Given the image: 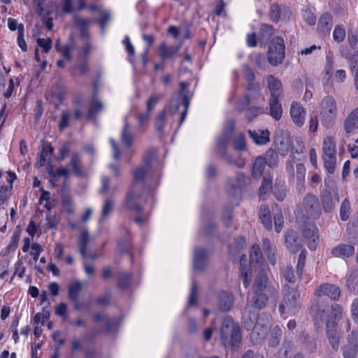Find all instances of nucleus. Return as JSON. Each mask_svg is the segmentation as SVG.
<instances>
[{
	"label": "nucleus",
	"mask_w": 358,
	"mask_h": 358,
	"mask_svg": "<svg viewBox=\"0 0 358 358\" xmlns=\"http://www.w3.org/2000/svg\"><path fill=\"white\" fill-rule=\"evenodd\" d=\"M220 338L224 347L237 350L242 340L241 329L231 317H226L220 328Z\"/></svg>",
	"instance_id": "obj_1"
},
{
	"label": "nucleus",
	"mask_w": 358,
	"mask_h": 358,
	"mask_svg": "<svg viewBox=\"0 0 358 358\" xmlns=\"http://www.w3.org/2000/svg\"><path fill=\"white\" fill-rule=\"evenodd\" d=\"M337 115L336 100L331 96L322 99L320 103V116L322 125L329 127L335 121Z\"/></svg>",
	"instance_id": "obj_2"
},
{
	"label": "nucleus",
	"mask_w": 358,
	"mask_h": 358,
	"mask_svg": "<svg viewBox=\"0 0 358 358\" xmlns=\"http://www.w3.org/2000/svg\"><path fill=\"white\" fill-rule=\"evenodd\" d=\"M285 45L284 40L280 37L273 38L268 51V61L272 66H277L281 64L285 58Z\"/></svg>",
	"instance_id": "obj_3"
},
{
	"label": "nucleus",
	"mask_w": 358,
	"mask_h": 358,
	"mask_svg": "<svg viewBox=\"0 0 358 358\" xmlns=\"http://www.w3.org/2000/svg\"><path fill=\"white\" fill-rule=\"evenodd\" d=\"M303 209L307 216L313 219L319 218L322 214L318 199L310 193L307 194L303 198Z\"/></svg>",
	"instance_id": "obj_4"
},
{
	"label": "nucleus",
	"mask_w": 358,
	"mask_h": 358,
	"mask_svg": "<svg viewBox=\"0 0 358 358\" xmlns=\"http://www.w3.org/2000/svg\"><path fill=\"white\" fill-rule=\"evenodd\" d=\"M302 232L307 240L308 248L315 250L319 242V233L316 225L312 222H305L302 226Z\"/></svg>",
	"instance_id": "obj_5"
},
{
	"label": "nucleus",
	"mask_w": 358,
	"mask_h": 358,
	"mask_svg": "<svg viewBox=\"0 0 358 358\" xmlns=\"http://www.w3.org/2000/svg\"><path fill=\"white\" fill-rule=\"evenodd\" d=\"M268 278L267 273L264 268H260L252 286L253 292H264L268 288L271 294L275 296L278 293L277 291L274 288L268 287Z\"/></svg>",
	"instance_id": "obj_6"
},
{
	"label": "nucleus",
	"mask_w": 358,
	"mask_h": 358,
	"mask_svg": "<svg viewBox=\"0 0 358 358\" xmlns=\"http://www.w3.org/2000/svg\"><path fill=\"white\" fill-rule=\"evenodd\" d=\"M282 292L284 294V304L280 306V310L283 312L285 306L290 308H296L300 296L299 292L289 285H285Z\"/></svg>",
	"instance_id": "obj_7"
},
{
	"label": "nucleus",
	"mask_w": 358,
	"mask_h": 358,
	"mask_svg": "<svg viewBox=\"0 0 358 358\" xmlns=\"http://www.w3.org/2000/svg\"><path fill=\"white\" fill-rule=\"evenodd\" d=\"M316 296H327L331 300L338 301L341 297V289L333 284L324 283L320 285L315 290Z\"/></svg>",
	"instance_id": "obj_8"
},
{
	"label": "nucleus",
	"mask_w": 358,
	"mask_h": 358,
	"mask_svg": "<svg viewBox=\"0 0 358 358\" xmlns=\"http://www.w3.org/2000/svg\"><path fill=\"white\" fill-rule=\"evenodd\" d=\"M306 110L297 101H293L290 108L292 121L297 127H301L305 122Z\"/></svg>",
	"instance_id": "obj_9"
},
{
	"label": "nucleus",
	"mask_w": 358,
	"mask_h": 358,
	"mask_svg": "<svg viewBox=\"0 0 358 358\" xmlns=\"http://www.w3.org/2000/svg\"><path fill=\"white\" fill-rule=\"evenodd\" d=\"M285 243L287 248L293 253L298 252L302 247L300 238L293 230H289L285 234Z\"/></svg>",
	"instance_id": "obj_10"
},
{
	"label": "nucleus",
	"mask_w": 358,
	"mask_h": 358,
	"mask_svg": "<svg viewBox=\"0 0 358 358\" xmlns=\"http://www.w3.org/2000/svg\"><path fill=\"white\" fill-rule=\"evenodd\" d=\"M333 26L332 16L329 13H324L320 16L317 24V31L323 36L329 34L330 31Z\"/></svg>",
	"instance_id": "obj_11"
},
{
	"label": "nucleus",
	"mask_w": 358,
	"mask_h": 358,
	"mask_svg": "<svg viewBox=\"0 0 358 358\" xmlns=\"http://www.w3.org/2000/svg\"><path fill=\"white\" fill-rule=\"evenodd\" d=\"M327 334L332 348L337 350L340 344V335L337 331L334 321L327 322Z\"/></svg>",
	"instance_id": "obj_12"
},
{
	"label": "nucleus",
	"mask_w": 358,
	"mask_h": 358,
	"mask_svg": "<svg viewBox=\"0 0 358 358\" xmlns=\"http://www.w3.org/2000/svg\"><path fill=\"white\" fill-rule=\"evenodd\" d=\"M138 188H136V185H132L131 189L127 195L125 205L126 207L131 210L141 213L142 208L136 203V200L139 197V194L136 192Z\"/></svg>",
	"instance_id": "obj_13"
},
{
	"label": "nucleus",
	"mask_w": 358,
	"mask_h": 358,
	"mask_svg": "<svg viewBox=\"0 0 358 358\" xmlns=\"http://www.w3.org/2000/svg\"><path fill=\"white\" fill-rule=\"evenodd\" d=\"M207 252L203 248H196L194 252L193 267L198 271L203 270L206 265Z\"/></svg>",
	"instance_id": "obj_14"
},
{
	"label": "nucleus",
	"mask_w": 358,
	"mask_h": 358,
	"mask_svg": "<svg viewBox=\"0 0 358 358\" xmlns=\"http://www.w3.org/2000/svg\"><path fill=\"white\" fill-rule=\"evenodd\" d=\"M250 182V179L243 172H239L236 175L234 179L228 180V184L235 190L242 191Z\"/></svg>",
	"instance_id": "obj_15"
},
{
	"label": "nucleus",
	"mask_w": 358,
	"mask_h": 358,
	"mask_svg": "<svg viewBox=\"0 0 358 358\" xmlns=\"http://www.w3.org/2000/svg\"><path fill=\"white\" fill-rule=\"evenodd\" d=\"M355 248L351 245L341 244L331 250V255L335 257L348 258L355 253Z\"/></svg>",
	"instance_id": "obj_16"
},
{
	"label": "nucleus",
	"mask_w": 358,
	"mask_h": 358,
	"mask_svg": "<svg viewBox=\"0 0 358 358\" xmlns=\"http://www.w3.org/2000/svg\"><path fill=\"white\" fill-rule=\"evenodd\" d=\"M234 304V298L231 294L222 291L218 295V307L222 312L229 311Z\"/></svg>",
	"instance_id": "obj_17"
},
{
	"label": "nucleus",
	"mask_w": 358,
	"mask_h": 358,
	"mask_svg": "<svg viewBox=\"0 0 358 358\" xmlns=\"http://www.w3.org/2000/svg\"><path fill=\"white\" fill-rule=\"evenodd\" d=\"M321 200L323 210L327 213H331L335 208L336 203L338 201V196H336V201H334L330 191L327 189L322 193Z\"/></svg>",
	"instance_id": "obj_18"
},
{
	"label": "nucleus",
	"mask_w": 358,
	"mask_h": 358,
	"mask_svg": "<svg viewBox=\"0 0 358 358\" xmlns=\"http://www.w3.org/2000/svg\"><path fill=\"white\" fill-rule=\"evenodd\" d=\"M343 127L347 133L358 129V108L354 109L345 119Z\"/></svg>",
	"instance_id": "obj_19"
},
{
	"label": "nucleus",
	"mask_w": 358,
	"mask_h": 358,
	"mask_svg": "<svg viewBox=\"0 0 358 358\" xmlns=\"http://www.w3.org/2000/svg\"><path fill=\"white\" fill-rule=\"evenodd\" d=\"M267 82L271 98H280L282 93L281 82L273 76H268Z\"/></svg>",
	"instance_id": "obj_20"
},
{
	"label": "nucleus",
	"mask_w": 358,
	"mask_h": 358,
	"mask_svg": "<svg viewBox=\"0 0 358 358\" xmlns=\"http://www.w3.org/2000/svg\"><path fill=\"white\" fill-rule=\"evenodd\" d=\"M248 134L253 141L258 145H264L269 142V131L266 130H248Z\"/></svg>",
	"instance_id": "obj_21"
},
{
	"label": "nucleus",
	"mask_w": 358,
	"mask_h": 358,
	"mask_svg": "<svg viewBox=\"0 0 358 358\" xmlns=\"http://www.w3.org/2000/svg\"><path fill=\"white\" fill-rule=\"evenodd\" d=\"M103 102L96 96V94H93L88 109L87 118L94 119L96 115L103 110Z\"/></svg>",
	"instance_id": "obj_22"
},
{
	"label": "nucleus",
	"mask_w": 358,
	"mask_h": 358,
	"mask_svg": "<svg viewBox=\"0 0 358 358\" xmlns=\"http://www.w3.org/2000/svg\"><path fill=\"white\" fill-rule=\"evenodd\" d=\"M187 85H188L185 82H182L180 83L182 96V105L184 106V110L181 113V116L179 120V126L181 125V124L185 120L189 106V99L187 94L185 92V89L187 87Z\"/></svg>",
	"instance_id": "obj_23"
},
{
	"label": "nucleus",
	"mask_w": 358,
	"mask_h": 358,
	"mask_svg": "<svg viewBox=\"0 0 358 358\" xmlns=\"http://www.w3.org/2000/svg\"><path fill=\"white\" fill-rule=\"evenodd\" d=\"M323 157L336 156V141L331 136H327L323 141Z\"/></svg>",
	"instance_id": "obj_24"
},
{
	"label": "nucleus",
	"mask_w": 358,
	"mask_h": 358,
	"mask_svg": "<svg viewBox=\"0 0 358 358\" xmlns=\"http://www.w3.org/2000/svg\"><path fill=\"white\" fill-rule=\"evenodd\" d=\"M265 164H266L265 163L263 156H259L255 159L251 173L254 179L258 180L262 177L264 171Z\"/></svg>",
	"instance_id": "obj_25"
},
{
	"label": "nucleus",
	"mask_w": 358,
	"mask_h": 358,
	"mask_svg": "<svg viewBox=\"0 0 358 358\" xmlns=\"http://www.w3.org/2000/svg\"><path fill=\"white\" fill-rule=\"evenodd\" d=\"M250 267L255 268L256 266H260L263 261L262 253L258 245H253L251 248L250 254Z\"/></svg>",
	"instance_id": "obj_26"
},
{
	"label": "nucleus",
	"mask_w": 358,
	"mask_h": 358,
	"mask_svg": "<svg viewBox=\"0 0 358 358\" xmlns=\"http://www.w3.org/2000/svg\"><path fill=\"white\" fill-rule=\"evenodd\" d=\"M83 289V282L75 281L71 283L68 288V296L73 303H77L79 299L80 292Z\"/></svg>",
	"instance_id": "obj_27"
},
{
	"label": "nucleus",
	"mask_w": 358,
	"mask_h": 358,
	"mask_svg": "<svg viewBox=\"0 0 358 358\" xmlns=\"http://www.w3.org/2000/svg\"><path fill=\"white\" fill-rule=\"evenodd\" d=\"M279 99L280 98H271L269 101L270 114L276 120L280 119L282 113V106Z\"/></svg>",
	"instance_id": "obj_28"
},
{
	"label": "nucleus",
	"mask_w": 358,
	"mask_h": 358,
	"mask_svg": "<svg viewBox=\"0 0 358 358\" xmlns=\"http://www.w3.org/2000/svg\"><path fill=\"white\" fill-rule=\"evenodd\" d=\"M254 296L250 300L252 307L262 309L268 302V296L264 292H254Z\"/></svg>",
	"instance_id": "obj_29"
},
{
	"label": "nucleus",
	"mask_w": 358,
	"mask_h": 358,
	"mask_svg": "<svg viewBox=\"0 0 358 358\" xmlns=\"http://www.w3.org/2000/svg\"><path fill=\"white\" fill-rule=\"evenodd\" d=\"M262 246L268 262L272 265H275L276 264L275 248L272 247L271 241L266 238L263 239Z\"/></svg>",
	"instance_id": "obj_30"
},
{
	"label": "nucleus",
	"mask_w": 358,
	"mask_h": 358,
	"mask_svg": "<svg viewBox=\"0 0 358 358\" xmlns=\"http://www.w3.org/2000/svg\"><path fill=\"white\" fill-rule=\"evenodd\" d=\"M129 124L125 118L124 120V125L122 128L121 133V141L123 144H124L127 147H130L133 143V140L134 138V134L130 131Z\"/></svg>",
	"instance_id": "obj_31"
},
{
	"label": "nucleus",
	"mask_w": 358,
	"mask_h": 358,
	"mask_svg": "<svg viewBox=\"0 0 358 358\" xmlns=\"http://www.w3.org/2000/svg\"><path fill=\"white\" fill-rule=\"evenodd\" d=\"M259 218L262 220L264 227L270 229L272 227V220L270 210L268 206L265 205L261 206L259 213Z\"/></svg>",
	"instance_id": "obj_32"
},
{
	"label": "nucleus",
	"mask_w": 358,
	"mask_h": 358,
	"mask_svg": "<svg viewBox=\"0 0 358 358\" xmlns=\"http://www.w3.org/2000/svg\"><path fill=\"white\" fill-rule=\"evenodd\" d=\"M263 158L265 160V163L270 168H275L278 166L279 155L278 152L275 150L271 148L268 149L265 153V155L263 157Z\"/></svg>",
	"instance_id": "obj_33"
},
{
	"label": "nucleus",
	"mask_w": 358,
	"mask_h": 358,
	"mask_svg": "<svg viewBox=\"0 0 358 358\" xmlns=\"http://www.w3.org/2000/svg\"><path fill=\"white\" fill-rule=\"evenodd\" d=\"M71 166L74 172V174L78 177H81L83 176V169L82 166L81 159L78 153L73 152L71 155Z\"/></svg>",
	"instance_id": "obj_34"
},
{
	"label": "nucleus",
	"mask_w": 358,
	"mask_h": 358,
	"mask_svg": "<svg viewBox=\"0 0 358 358\" xmlns=\"http://www.w3.org/2000/svg\"><path fill=\"white\" fill-rule=\"evenodd\" d=\"M297 185L299 193H303L305 190V176L306 168L302 164H297L296 166Z\"/></svg>",
	"instance_id": "obj_35"
},
{
	"label": "nucleus",
	"mask_w": 358,
	"mask_h": 358,
	"mask_svg": "<svg viewBox=\"0 0 358 358\" xmlns=\"http://www.w3.org/2000/svg\"><path fill=\"white\" fill-rule=\"evenodd\" d=\"M149 168L145 166H140L136 168L133 171L134 182L132 185H135L138 187V182H143L145 180L147 173H148Z\"/></svg>",
	"instance_id": "obj_36"
},
{
	"label": "nucleus",
	"mask_w": 358,
	"mask_h": 358,
	"mask_svg": "<svg viewBox=\"0 0 358 358\" xmlns=\"http://www.w3.org/2000/svg\"><path fill=\"white\" fill-rule=\"evenodd\" d=\"M246 262V256L243 255L240 258L241 265V275L243 279V285L245 288H248L250 282V277L252 272L250 269L245 268L243 264Z\"/></svg>",
	"instance_id": "obj_37"
},
{
	"label": "nucleus",
	"mask_w": 358,
	"mask_h": 358,
	"mask_svg": "<svg viewBox=\"0 0 358 358\" xmlns=\"http://www.w3.org/2000/svg\"><path fill=\"white\" fill-rule=\"evenodd\" d=\"M48 173L50 176V178H57L63 176L67 178L69 176V171L67 168L60 166L58 169H55L54 166L52 164H50L48 167Z\"/></svg>",
	"instance_id": "obj_38"
},
{
	"label": "nucleus",
	"mask_w": 358,
	"mask_h": 358,
	"mask_svg": "<svg viewBox=\"0 0 358 358\" xmlns=\"http://www.w3.org/2000/svg\"><path fill=\"white\" fill-rule=\"evenodd\" d=\"M351 71H355V85L356 90L358 91V51L354 50L353 53L349 57Z\"/></svg>",
	"instance_id": "obj_39"
},
{
	"label": "nucleus",
	"mask_w": 358,
	"mask_h": 358,
	"mask_svg": "<svg viewBox=\"0 0 358 358\" xmlns=\"http://www.w3.org/2000/svg\"><path fill=\"white\" fill-rule=\"evenodd\" d=\"M114 208V201L111 198H108L104 201L101 217L99 218V222H102L105 219H106L112 213Z\"/></svg>",
	"instance_id": "obj_40"
},
{
	"label": "nucleus",
	"mask_w": 358,
	"mask_h": 358,
	"mask_svg": "<svg viewBox=\"0 0 358 358\" xmlns=\"http://www.w3.org/2000/svg\"><path fill=\"white\" fill-rule=\"evenodd\" d=\"M282 336V330L278 326L273 328L271 337L268 341V345L271 348H275L278 345Z\"/></svg>",
	"instance_id": "obj_41"
},
{
	"label": "nucleus",
	"mask_w": 358,
	"mask_h": 358,
	"mask_svg": "<svg viewBox=\"0 0 358 358\" xmlns=\"http://www.w3.org/2000/svg\"><path fill=\"white\" fill-rule=\"evenodd\" d=\"M89 242V236L87 231H82L79 237V250L83 257H87V248Z\"/></svg>",
	"instance_id": "obj_42"
},
{
	"label": "nucleus",
	"mask_w": 358,
	"mask_h": 358,
	"mask_svg": "<svg viewBox=\"0 0 358 358\" xmlns=\"http://www.w3.org/2000/svg\"><path fill=\"white\" fill-rule=\"evenodd\" d=\"M221 159L222 161L225 162L227 164H228L229 165L236 166L238 168H243L245 165V162L242 158L238 157V158L234 159L231 155H230L228 153L225 154Z\"/></svg>",
	"instance_id": "obj_43"
},
{
	"label": "nucleus",
	"mask_w": 358,
	"mask_h": 358,
	"mask_svg": "<svg viewBox=\"0 0 358 358\" xmlns=\"http://www.w3.org/2000/svg\"><path fill=\"white\" fill-rule=\"evenodd\" d=\"M272 189V178L270 176H264L263 178L262 185L259 187V196L263 197L264 195L268 193Z\"/></svg>",
	"instance_id": "obj_44"
},
{
	"label": "nucleus",
	"mask_w": 358,
	"mask_h": 358,
	"mask_svg": "<svg viewBox=\"0 0 358 358\" xmlns=\"http://www.w3.org/2000/svg\"><path fill=\"white\" fill-rule=\"evenodd\" d=\"M250 60L259 69H264L266 59L264 54L257 53L250 55Z\"/></svg>",
	"instance_id": "obj_45"
},
{
	"label": "nucleus",
	"mask_w": 358,
	"mask_h": 358,
	"mask_svg": "<svg viewBox=\"0 0 358 358\" xmlns=\"http://www.w3.org/2000/svg\"><path fill=\"white\" fill-rule=\"evenodd\" d=\"M273 34V28L271 25L262 24L259 30V38L264 41H267Z\"/></svg>",
	"instance_id": "obj_46"
},
{
	"label": "nucleus",
	"mask_w": 358,
	"mask_h": 358,
	"mask_svg": "<svg viewBox=\"0 0 358 358\" xmlns=\"http://www.w3.org/2000/svg\"><path fill=\"white\" fill-rule=\"evenodd\" d=\"M166 109H164L160 112L155 120V129L160 134L163 133L164 127L166 122Z\"/></svg>",
	"instance_id": "obj_47"
},
{
	"label": "nucleus",
	"mask_w": 358,
	"mask_h": 358,
	"mask_svg": "<svg viewBox=\"0 0 358 358\" xmlns=\"http://www.w3.org/2000/svg\"><path fill=\"white\" fill-rule=\"evenodd\" d=\"M357 352L358 347L348 342V345L343 348V358H356Z\"/></svg>",
	"instance_id": "obj_48"
},
{
	"label": "nucleus",
	"mask_w": 358,
	"mask_h": 358,
	"mask_svg": "<svg viewBox=\"0 0 358 358\" xmlns=\"http://www.w3.org/2000/svg\"><path fill=\"white\" fill-rule=\"evenodd\" d=\"M176 52L177 49L173 47H167L164 42L159 45V54L163 59L171 57Z\"/></svg>",
	"instance_id": "obj_49"
},
{
	"label": "nucleus",
	"mask_w": 358,
	"mask_h": 358,
	"mask_svg": "<svg viewBox=\"0 0 358 358\" xmlns=\"http://www.w3.org/2000/svg\"><path fill=\"white\" fill-rule=\"evenodd\" d=\"M350 214V203L348 199H345L343 201L340 208V217L341 220H347Z\"/></svg>",
	"instance_id": "obj_50"
},
{
	"label": "nucleus",
	"mask_w": 358,
	"mask_h": 358,
	"mask_svg": "<svg viewBox=\"0 0 358 358\" xmlns=\"http://www.w3.org/2000/svg\"><path fill=\"white\" fill-rule=\"evenodd\" d=\"M345 29L342 25H336L333 31L334 40L338 43H341L345 38Z\"/></svg>",
	"instance_id": "obj_51"
},
{
	"label": "nucleus",
	"mask_w": 358,
	"mask_h": 358,
	"mask_svg": "<svg viewBox=\"0 0 358 358\" xmlns=\"http://www.w3.org/2000/svg\"><path fill=\"white\" fill-rule=\"evenodd\" d=\"M281 9L278 4L274 3L271 6L269 10V17L273 22H278L280 17Z\"/></svg>",
	"instance_id": "obj_52"
},
{
	"label": "nucleus",
	"mask_w": 358,
	"mask_h": 358,
	"mask_svg": "<svg viewBox=\"0 0 358 358\" xmlns=\"http://www.w3.org/2000/svg\"><path fill=\"white\" fill-rule=\"evenodd\" d=\"M229 141V140L227 138L220 137L216 146V151L220 158H222L225 154L227 153L226 148Z\"/></svg>",
	"instance_id": "obj_53"
},
{
	"label": "nucleus",
	"mask_w": 358,
	"mask_h": 358,
	"mask_svg": "<svg viewBox=\"0 0 358 358\" xmlns=\"http://www.w3.org/2000/svg\"><path fill=\"white\" fill-rule=\"evenodd\" d=\"M70 110H63L61 114V118L59 122V129L60 131L64 130L69 127V122L71 116Z\"/></svg>",
	"instance_id": "obj_54"
},
{
	"label": "nucleus",
	"mask_w": 358,
	"mask_h": 358,
	"mask_svg": "<svg viewBox=\"0 0 358 358\" xmlns=\"http://www.w3.org/2000/svg\"><path fill=\"white\" fill-rule=\"evenodd\" d=\"M324 160V167L327 169V171L329 172V173L332 174L334 173L335 171V166H336V156H331V157H323Z\"/></svg>",
	"instance_id": "obj_55"
},
{
	"label": "nucleus",
	"mask_w": 358,
	"mask_h": 358,
	"mask_svg": "<svg viewBox=\"0 0 358 358\" xmlns=\"http://www.w3.org/2000/svg\"><path fill=\"white\" fill-rule=\"evenodd\" d=\"M163 98V94H152L147 101L146 108L148 112H152L155 105Z\"/></svg>",
	"instance_id": "obj_56"
},
{
	"label": "nucleus",
	"mask_w": 358,
	"mask_h": 358,
	"mask_svg": "<svg viewBox=\"0 0 358 358\" xmlns=\"http://www.w3.org/2000/svg\"><path fill=\"white\" fill-rule=\"evenodd\" d=\"M73 20L74 25L79 29L87 28V27L90 24V21L89 20L83 18L81 16L78 15H74Z\"/></svg>",
	"instance_id": "obj_57"
},
{
	"label": "nucleus",
	"mask_w": 358,
	"mask_h": 358,
	"mask_svg": "<svg viewBox=\"0 0 358 358\" xmlns=\"http://www.w3.org/2000/svg\"><path fill=\"white\" fill-rule=\"evenodd\" d=\"M243 73L244 78L247 82L255 81V73L253 69L248 64L243 65Z\"/></svg>",
	"instance_id": "obj_58"
},
{
	"label": "nucleus",
	"mask_w": 358,
	"mask_h": 358,
	"mask_svg": "<svg viewBox=\"0 0 358 358\" xmlns=\"http://www.w3.org/2000/svg\"><path fill=\"white\" fill-rule=\"evenodd\" d=\"M100 15L101 17L98 20H96V22L99 24L102 29V32H103L105 27L110 20V14L108 11L103 10L100 11Z\"/></svg>",
	"instance_id": "obj_59"
},
{
	"label": "nucleus",
	"mask_w": 358,
	"mask_h": 358,
	"mask_svg": "<svg viewBox=\"0 0 358 358\" xmlns=\"http://www.w3.org/2000/svg\"><path fill=\"white\" fill-rule=\"evenodd\" d=\"M17 43L22 51H27V48L24 38V25L22 24L18 25Z\"/></svg>",
	"instance_id": "obj_60"
},
{
	"label": "nucleus",
	"mask_w": 358,
	"mask_h": 358,
	"mask_svg": "<svg viewBox=\"0 0 358 358\" xmlns=\"http://www.w3.org/2000/svg\"><path fill=\"white\" fill-rule=\"evenodd\" d=\"M62 203L64 208L69 213H73V199L69 195H63L62 198Z\"/></svg>",
	"instance_id": "obj_61"
},
{
	"label": "nucleus",
	"mask_w": 358,
	"mask_h": 358,
	"mask_svg": "<svg viewBox=\"0 0 358 358\" xmlns=\"http://www.w3.org/2000/svg\"><path fill=\"white\" fill-rule=\"evenodd\" d=\"M234 125L235 123L233 120L227 121L223 134L220 137L230 140L234 131Z\"/></svg>",
	"instance_id": "obj_62"
},
{
	"label": "nucleus",
	"mask_w": 358,
	"mask_h": 358,
	"mask_svg": "<svg viewBox=\"0 0 358 358\" xmlns=\"http://www.w3.org/2000/svg\"><path fill=\"white\" fill-rule=\"evenodd\" d=\"M131 274L130 273H122L120 275L118 280V286L122 289H126L129 287L130 280H131Z\"/></svg>",
	"instance_id": "obj_63"
},
{
	"label": "nucleus",
	"mask_w": 358,
	"mask_h": 358,
	"mask_svg": "<svg viewBox=\"0 0 358 358\" xmlns=\"http://www.w3.org/2000/svg\"><path fill=\"white\" fill-rule=\"evenodd\" d=\"M37 45L43 49V52L47 53L51 49L52 40L50 38H38Z\"/></svg>",
	"instance_id": "obj_64"
}]
</instances>
